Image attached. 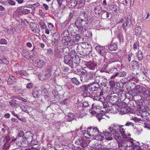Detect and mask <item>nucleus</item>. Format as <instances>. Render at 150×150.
<instances>
[{
	"label": "nucleus",
	"instance_id": "obj_12",
	"mask_svg": "<svg viewBox=\"0 0 150 150\" xmlns=\"http://www.w3.org/2000/svg\"><path fill=\"white\" fill-rule=\"evenodd\" d=\"M72 59V58L69 54L65 55L64 57V62L65 64L69 65L71 67L73 68V63Z\"/></svg>",
	"mask_w": 150,
	"mask_h": 150
},
{
	"label": "nucleus",
	"instance_id": "obj_47",
	"mask_svg": "<svg viewBox=\"0 0 150 150\" xmlns=\"http://www.w3.org/2000/svg\"><path fill=\"white\" fill-rule=\"evenodd\" d=\"M71 80L73 83L77 85H78L80 84L79 81L76 78H72Z\"/></svg>",
	"mask_w": 150,
	"mask_h": 150
},
{
	"label": "nucleus",
	"instance_id": "obj_2",
	"mask_svg": "<svg viewBox=\"0 0 150 150\" xmlns=\"http://www.w3.org/2000/svg\"><path fill=\"white\" fill-rule=\"evenodd\" d=\"M99 62L98 63V66L100 68L102 71L109 73L115 74L117 72V69L115 67H119L120 66L119 64H117L116 66H115L114 67H108L107 64L106 63L107 61V59L106 58H105L104 57L103 59L99 60Z\"/></svg>",
	"mask_w": 150,
	"mask_h": 150
},
{
	"label": "nucleus",
	"instance_id": "obj_14",
	"mask_svg": "<svg viewBox=\"0 0 150 150\" xmlns=\"http://www.w3.org/2000/svg\"><path fill=\"white\" fill-rule=\"evenodd\" d=\"M118 47V44L117 42L111 41L110 43L108 45V50L110 51H115L117 50Z\"/></svg>",
	"mask_w": 150,
	"mask_h": 150
},
{
	"label": "nucleus",
	"instance_id": "obj_3",
	"mask_svg": "<svg viewBox=\"0 0 150 150\" xmlns=\"http://www.w3.org/2000/svg\"><path fill=\"white\" fill-rule=\"evenodd\" d=\"M88 23V19L86 17H83V18L80 17L77 18L75 23L78 30L81 33H82L83 28L84 29H86Z\"/></svg>",
	"mask_w": 150,
	"mask_h": 150
},
{
	"label": "nucleus",
	"instance_id": "obj_52",
	"mask_svg": "<svg viewBox=\"0 0 150 150\" xmlns=\"http://www.w3.org/2000/svg\"><path fill=\"white\" fill-rule=\"evenodd\" d=\"M142 119L140 117H133L132 118V119L135 121V122H138L140 121H143L142 120Z\"/></svg>",
	"mask_w": 150,
	"mask_h": 150
},
{
	"label": "nucleus",
	"instance_id": "obj_39",
	"mask_svg": "<svg viewBox=\"0 0 150 150\" xmlns=\"http://www.w3.org/2000/svg\"><path fill=\"white\" fill-rule=\"evenodd\" d=\"M20 9L18 8L13 13V16L15 17H19L21 14Z\"/></svg>",
	"mask_w": 150,
	"mask_h": 150
},
{
	"label": "nucleus",
	"instance_id": "obj_26",
	"mask_svg": "<svg viewBox=\"0 0 150 150\" xmlns=\"http://www.w3.org/2000/svg\"><path fill=\"white\" fill-rule=\"evenodd\" d=\"M37 64L38 67L41 68L45 64V62L43 60H41L39 59L36 60Z\"/></svg>",
	"mask_w": 150,
	"mask_h": 150
},
{
	"label": "nucleus",
	"instance_id": "obj_56",
	"mask_svg": "<svg viewBox=\"0 0 150 150\" xmlns=\"http://www.w3.org/2000/svg\"><path fill=\"white\" fill-rule=\"evenodd\" d=\"M30 5L31 6H31L30 8H32V7H33V8L34 9H33V10H35V8L40 6V5L38 2H37L33 4H31Z\"/></svg>",
	"mask_w": 150,
	"mask_h": 150
},
{
	"label": "nucleus",
	"instance_id": "obj_27",
	"mask_svg": "<svg viewBox=\"0 0 150 150\" xmlns=\"http://www.w3.org/2000/svg\"><path fill=\"white\" fill-rule=\"evenodd\" d=\"M145 113V114L142 119L143 121H145L146 120L148 121H150V114L148 112Z\"/></svg>",
	"mask_w": 150,
	"mask_h": 150
},
{
	"label": "nucleus",
	"instance_id": "obj_10",
	"mask_svg": "<svg viewBox=\"0 0 150 150\" xmlns=\"http://www.w3.org/2000/svg\"><path fill=\"white\" fill-rule=\"evenodd\" d=\"M95 49L102 56H104L106 54V50L105 47L97 45L96 46Z\"/></svg>",
	"mask_w": 150,
	"mask_h": 150
},
{
	"label": "nucleus",
	"instance_id": "obj_22",
	"mask_svg": "<svg viewBox=\"0 0 150 150\" xmlns=\"http://www.w3.org/2000/svg\"><path fill=\"white\" fill-rule=\"evenodd\" d=\"M134 90L137 93H139L144 90L143 87L139 85H137L135 86Z\"/></svg>",
	"mask_w": 150,
	"mask_h": 150
},
{
	"label": "nucleus",
	"instance_id": "obj_55",
	"mask_svg": "<svg viewBox=\"0 0 150 150\" xmlns=\"http://www.w3.org/2000/svg\"><path fill=\"white\" fill-rule=\"evenodd\" d=\"M85 0H80L78 5V7L81 8L85 4Z\"/></svg>",
	"mask_w": 150,
	"mask_h": 150
},
{
	"label": "nucleus",
	"instance_id": "obj_40",
	"mask_svg": "<svg viewBox=\"0 0 150 150\" xmlns=\"http://www.w3.org/2000/svg\"><path fill=\"white\" fill-rule=\"evenodd\" d=\"M39 23L40 27L43 29H45L47 28L46 25L44 23L43 21L40 20L39 22Z\"/></svg>",
	"mask_w": 150,
	"mask_h": 150
},
{
	"label": "nucleus",
	"instance_id": "obj_54",
	"mask_svg": "<svg viewBox=\"0 0 150 150\" xmlns=\"http://www.w3.org/2000/svg\"><path fill=\"white\" fill-rule=\"evenodd\" d=\"M139 108L140 110H141H141H142V112H144L145 113H146V112H147V107H145L144 106H142V107L139 106Z\"/></svg>",
	"mask_w": 150,
	"mask_h": 150
},
{
	"label": "nucleus",
	"instance_id": "obj_28",
	"mask_svg": "<svg viewBox=\"0 0 150 150\" xmlns=\"http://www.w3.org/2000/svg\"><path fill=\"white\" fill-rule=\"evenodd\" d=\"M103 89L106 93H109L111 90V86L110 85H108L107 84L105 85Z\"/></svg>",
	"mask_w": 150,
	"mask_h": 150
},
{
	"label": "nucleus",
	"instance_id": "obj_41",
	"mask_svg": "<svg viewBox=\"0 0 150 150\" xmlns=\"http://www.w3.org/2000/svg\"><path fill=\"white\" fill-rule=\"evenodd\" d=\"M142 94L144 95L145 97H150V90H146L142 92Z\"/></svg>",
	"mask_w": 150,
	"mask_h": 150
},
{
	"label": "nucleus",
	"instance_id": "obj_34",
	"mask_svg": "<svg viewBox=\"0 0 150 150\" xmlns=\"http://www.w3.org/2000/svg\"><path fill=\"white\" fill-rule=\"evenodd\" d=\"M30 27L31 30L34 33H38L40 32V29L38 28L36 26H32V25H31Z\"/></svg>",
	"mask_w": 150,
	"mask_h": 150
},
{
	"label": "nucleus",
	"instance_id": "obj_51",
	"mask_svg": "<svg viewBox=\"0 0 150 150\" xmlns=\"http://www.w3.org/2000/svg\"><path fill=\"white\" fill-rule=\"evenodd\" d=\"M69 34L68 31L67 30H65L61 34V36L62 37H63V38H64L66 37H69L68 36L69 35Z\"/></svg>",
	"mask_w": 150,
	"mask_h": 150
},
{
	"label": "nucleus",
	"instance_id": "obj_11",
	"mask_svg": "<svg viewBox=\"0 0 150 150\" xmlns=\"http://www.w3.org/2000/svg\"><path fill=\"white\" fill-rule=\"evenodd\" d=\"M52 43L53 45H56L59 41V35L58 33L56 32H53L52 33Z\"/></svg>",
	"mask_w": 150,
	"mask_h": 150
},
{
	"label": "nucleus",
	"instance_id": "obj_48",
	"mask_svg": "<svg viewBox=\"0 0 150 150\" xmlns=\"http://www.w3.org/2000/svg\"><path fill=\"white\" fill-rule=\"evenodd\" d=\"M140 111H137L136 112V114L138 116H140V118H141L142 119L144 115V114H145L144 112H142L141 110H140Z\"/></svg>",
	"mask_w": 150,
	"mask_h": 150
},
{
	"label": "nucleus",
	"instance_id": "obj_9",
	"mask_svg": "<svg viewBox=\"0 0 150 150\" xmlns=\"http://www.w3.org/2000/svg\"><path fill=\"white\" fill-rule=\"evenodd\" d=\"M120 22V23H122V27L125 30H126L127 27L128 28L129 26L131 23L130 20H127L125 18L121 19Z\"/></svg>",
	"mask_w": 150,
	"mask_h": 150
},
{
	"label": "nucleus",
	"instance_id": "obj_19",
	"mask_svg": "<svg viewBox=\"0 0 150 150\" xmlns=\"http://www.w3.org/2000/svg\"><path fill=\"white\" fill-rule=\"evenodd\" d=\"M47 73L46 75H42V76H43V77L45 76V77H44L43 79L41 78V77L40 76V80H44L45 79H46L47 78H48L52 74L51 70L49 68L47 69Z\"/></svg>",
	"mask_w": 150,
	"mask_h": 150
},
{
	"label": "nucleus",
	"instance_id": "obj_17",
	"mask_svg": "<svg viewBox=\"0 0 150 150\" xmlns=\"http://www.w3.org/2000/svg\"><path fill=\"white\" fill-rule=\"evenodd\" d=\"M87 65L88 68L91 70H94L96 69L97 64L94 62H88Z\"/></svg>",
	"mask_w": 150,
	"mask_h": 150
},
{
	"label": "nucleus",
	"instance_id": "obj_1",
	"mask_svg": "<svg viewBox=\"0 0 150 150\" xmlns=\"http://www.w3.org/2000/svg\"><path fill=\"white\" fill-rule=\"evenodd\" d=\"M111 132L114 134V138L118 143V146H123L125 150L129 149L130 146L132 139L128 137L130 135L126 132L125 129L121 127L117 131L114 129L110 130Z\"/></svg>",
	"mask_w": 150,
	"mask_h": 150
},
{
	"label": "nucleus",
	"instance_id": "obj_36",
	"mask_svg": "<svg viewBox=\"0 0 150 150\" xmlns=\"http://www.w3.org/2000/svg\"><path fill=\"white\" fill-rule=\"evenodd\" d=\"M96 117L99 121H100L102 119H105L103 114L100 112L98 113L96 115Z\"/></svg>",
	"mask_w": 150,
	"mask_h": 150
},
{
	"label": "nucleus",
	"instance_id": "obj_32",
	"mask_svg": "<svg viewBox=\"0 0 150 150\" xmlns=\"http://www.w3.org/2000/svg\"><path fill=\"white\" fill-rule=\"evenodd\" d=\"M88 85H83L80 87L79 90L80 91L83 92L87 91L88 89Z\"/></svg>",
	"mask_w": 150,
	"mask_h": 150
},
{
	"label": "nucleus",
	"instance_id": "obj_59",
	"mask_svg": "<svg viewBox=\"0 0 150 150\" xmlns=\"http://www.w3.org/2000/svg\"><path fill=\"white\" fill-rule=\"evenodd\" d=\"M32 94L33 96L35 98H38L39 97V93L37 91H33Z\"/></svg>",
	"mask_w": 150,
	"mask_h": 150
},
{
	"label": "nucleus",
	"instance_id": "obj_62",
	"mask_svg": "<svg viewBox=\"0 0 150 150\" xmlns=\"http://www.w3.org/2000/svg\"><path fill=\"white\" fill-rule=\"evenodd\" d=\"M82 141V142H81V144L80 145L82 146L83 147H85L86 146H87V144L86 141L83 139Z\"/></svg>",
	"mask_w": 150,
	"mask_h": 150
},
{
	"label": "nucleus",
	"instance_id": "obj_16",
	"mask_svg": "<svg viewBox=\"0 0 150 150\" xmlns=\"http://www.w3.org/2000/svg\"><path fill=\"white\" fill-rule=\"evenodd\" d=\"M87 45L88 47H86L85 48H84L82 55H87L91 53L92 50L91 46L90 45L87 44Z\"/></svg>",
	"mask_w": 150,
	"mask_h": 150
},
{
	"label": "nucleus",
	"instance_id": "obj_61",
	"mask_svg": "<svg viewBox=\"0 0 150 150\" xmlns=\"http://www.w3.org/2000/svg\"><path fill=\"white\" fill-rule=\"evenodd\" d=\"M8 3L11 6H15L16 5V2L13 0H8L7 1Z\"/></svg>",
	"mask_w": 150,
	"mask_h": 150
},
{
	"label": "nucleus",
	"instance_id": "obj_13",
	"mask_svg": "<svg viewBox=\"0 0 150 150\" xmlns=\"http://www.w3.org/2000/svg\"><path fill=\"white\" fill-rule=\"evenodd\" d=\"M136 141H133L132 140V142L131 143L130 146L129 147V149L127 148V150H130L133 149V150H139L140 149V147L136 144Z\"/></svg>",
	"mask_w": 150,
	"mask_h": 150
},
{
	"label": "nucleus",
	"instance_id": "obj_4",
	"mask_svg": "<svg viewBox=\"0 0 150 150\" xmlns=\"http://www.w3.org/2000/svg\"><path fill=\"white\" fill-rule=\"evenodd\" d=\"M117 96L118 95L116 93H111L106 96V100L112 105L114 104L118 100Z\"/></svg>",
	"mask_w": 150,
	"mask_h": 150
},
{
	"label": "nucleus",
	"instance_id": "obj_49",
	"mask_svg": "<svg viewBox=\"0 0 150 150\" xmlns=\"http://www.w3.org/2000/svg\"><path fill=\"white\" fill-rule=\"evenodd\" d=\"M117 37L119 39L120 42H123L124 41L123 36L122 34L121 33L118 34Z\"/></svg>",
	"mask_w": 150,
	"mask_h": 150
},
{
	"label": "nucleus",
	"instance_id": "obj_35",
	"mask_svg": "<svg viewBox=\"0 0 150 150\" xmlns=\"http://www.w3.org/2000/svg\"><path fill=\"white\" fill-rule=\"evenodd\" d=\"M48 27L51 31V33H53V32H55L54 31L55 30V28L54 25L51 23H47Z\"/></svg>",
	"mask_w": 150,
	"mask_h": 150
},
{
	"label": "nucleus",
	"instance_id": "obj_37",
	"mask_svg": "<svg viewBox=\"0 0 150 150\" xmlns=\"http://www.w3.org/2000/svg\"><path fill=\"white\" fill-rule=\"evenodd\" d=\"M142 29L141 27L139 26H137L136 27L135 30V34L137 35H140V33L141 32Z\"/></svg>",
	"mask_w": 150,
	"mask_h": 150
},
{
	"label": "nucleus",
	"instance_id": "obj_33",
	"mask_svg": "<svg viewBox=\"0 0 150 150\" xmlns=\"http://www.w3.org/2000/svg\"><path fill=\"white\" fill-rule=\"evenodd\" d=\"M83 50L84 48L80 45H79L77 47V52L81 55H82L83 54Z\"/></svg>",
	"mask_w": 150,
	"mask_h": 150
},
{
	"label": "nucleus",
	"instance_id": "obj_5",
	"mask_svg": "<svg viewBox=\"0 0 150 150\" xmlns=\"http://www.w3.org/2000/svg\"><path fill=\"white\" fill-rule=\"evenodd\" d=\"M85 77L82 76L81 78V81L83 82H87L88 80L94 79L95 77V74L93 72H86L85 74Z\"/></svg>",
	"mask_w": 150,
	"mask_h": 150
},
{
	"label": "nucleus",
	"instance_id": "obj_57",
	"mask_svg": "<svg viewBox=\"0 0 150 150\" xmlns=\"http://www.w3.org/2000/svg\"><path fill=\"white\" fill-rule=\"evenodd\" d=\"M133 48L134 50H137L139 48V42L138 41H137L134 43Z\"/></svg>",
	"mask_w": 150,
	"mask_h": 150
},
{
	"label": "nucleus",
	"instance_id": "obj_43",
	"mask_svg": "<svg viewBox=\"0 0 150 150\" xmlns=\"http://www.w3.org/2000/svg\"><path fill=\"white\" fill-rule=\"evenodd\" d=\"M142 52L141 50H138V52L137 53V56L139 60L140 61H141L143 59V56L142 55Z\"/></svg>",
	"mask_w": 150,
	"mask_h": 150
},
{
	"label": "nucleus",
	"instance_id": "obj_15",
	"mask_svg": "<svg viewBox=\"0 0 150 150\" xmlns=\"http://www.w3.org/2000/svg\"><path fill=\"white\" fill-rule=\"evenodd\" d=\"M109 130L110 131V132H111L110 130H112L113 129L115 130L113 128L112 129L111 128V127H109V128H108ZM112 134L114 136V134H112L111 132L110 133L109 132H106L104 133V138L105 139L107 140H110L112 139Z\"/></svg>",
	"mask_w": 150,
	"mask_h": 150
},
{
	"label": "nucleus",
	"instance_id": "obj_30",
	"mask_svg": "<svg viewBox=\"0 0 150 150\" xmlns=\"http://www.w3.org/2000/svg\"><path fill=\"white\" fill-rule=\"evenodd\" d=\"M101 7L100 5H98L95 6L94 8V11L96 13L100 14V10L101 9Z\"/></svg>",
	"mask_w": 150,
	"mask_h": 150
},
{
	"label": "nucleus",
	"instance_id": "obj_60",
	"mask_svg": "<svg viewBox=\"0 0 150 150\" xmlns=\"http://www.w3.org/2000/svg\"><path fill=\"white\" fill-rule=\"evenodd\" d=\"M103 94V92L101 91L99 94V96H95L94 100H99L100 99V96H101V95Z\"/></svg>",
	"mask_w": 150,
	"mask_h": 150
},
{
	"label": "nucleus",
	"instance_id": "obj_46",
	"mask_svg": "<svg viewBox=\"0 0 150 150\" xmlns=\"http://www.w3.org/2000/svg\"><path fill=\"white\" fill-rule=\"evenodd\" d=\"M30 142V145L32 146H33L34 145H37V144L38 143V141L37 140H36L34 138H33V139H32Z\"/></svg>",
	"mask_w": 150,
	"mask_h": 150
},
{
	"label": "nucleus",
	"instance_id": "obj_20",
	"mask_svg": "<svg viewBox=\"0 0 150 150\" xmlns=\"http://www.w3.org/2000/svg\"><path fill=\"white\" fill-rule=\"evenodd\" d=\"M26 134V137L27 138L26 139L28 141V142L30 141L32 139H33L34 137L35 139L36 136L32 134L31 132H27Z\"/></svg>",
	"mask_w": 150,
	"mask_h": 150
},
{
	"label": "nucleus",
	"instance_id": "obj_18",
	"mask_svg": "<svg viewBox=\"0 0 150 150\" xmlns=\"http://www.w3.org/2000/svg\"><path fill=\"white\" fill-rule=\"evenodd\" d=\"M20 143V144H19V146H20L25 147L28 145V142L26 139L23 138L22 140H21Z\"/></svg>",
	"mask_w": 150,
	"mask_h": 150
},
{
	"label": "nucleus",
	"instance_id": "obj_7",
	"mask_svg": "<svg viewBox=\"0 0 150 150\" xmlns=\"http://www.w3.org/2000/svg\"><path fill=\"white\" fill-rule=\"evenodd\" d=\"M89 90L91 91H98L100 90L99 84L92 82L88 84Z\"/></svg>",
	"mask_w": 150,
	"mask_h": 150
},
{
	"label": "nucleus",
	"instance_id": "obj_42",
	"mask_svg": "<svg viewBox=\"0 0 150 150\" xmlns=\"http://www.w3.org/2000/svg\"><path fill=\"white\" fill-rule=\"evenodd\" d=\"M76 53L74 50H72L70 52V54H69V55L72 58V59L76 57Z\"/></svg>",
	"mask_w": 150,
	"mask_h": 150
},
{
	"label": "nucleus",
	"instance_id": "obj_63",
	"mask_svg": "<svg viewBox=\"0 0 150 150\" xmlns=\"http://www.w3.org/2000/svg\"><path fill=\"white\" fill-rule=\"evenodd\" d=\"M30 12V10L28 9H24L22 11V13L24 14L25 15L29 13Z\"/></svg>",
	"mask_w": 150,
	"mask_h": 150
},
{
	"label": "nucleus",
	"instance_id": "obj_24",
	"mask_svg": "<svg viewBox=\"0 0 150 150\" xmlns=\"http://www.w3.org/2000/svg\"><path fill=\"white\" fill-rule=\"evenodd\" d=\"M16 81V78L14 76H10L8 80V83L9 85H11L15 83Z\"/></svg>",
	"mask_w": 150,
	"mask_h": 150
},
{
	"label": "nucleus",
	"instance_id": "obj_58",
	"mask_svg": "<svg viewBox=\"0 0 150 150\" xmlns=\"http://www.w3.org/2000/svg\"><path fill=\"white\" fill-rule=\"evenodd\" d=\"M18 74L22 76H25L27 75V73L24 70L18 71Z\"/></svg>",
	"mask_w": 150,
	"mask_h": 150
},
{
	"label": "nucleus",
	"instance_id": "obj_29",
	"mask_svg": "<svg viewBox=\"0 0 150 150\" xmlns=\"http://www.w3.org/2000/svg\"><path fill=\"white\" fill-rule=\"evenodd\" d=\"M111 5L112 8L111 9V10L114 12L117 11V2H113Z\"/></svg>",
	"mask_w": 150,
	"mask_h": 150
},
{
	"label": "nucleus",
	"instance_id": "obj_8",
	"mask_svg": "<svg viewBox=\"0 0 150 150\" xmlns=\"http://www.w3.org/2000/svg\"><path fill=\"white\" fill-rule=\"evenodd\" d=\"M63 42L65 47H69L72 45L74 42L69 37H66L63 39Z\"/></svg>",
	"mask_w": 150,
	"mask_h": 150
},
{
	"label": "nucleus",
	"instance_id": "obj_6",
	"mask_svg": "<svg viewBox=\"0 0 150 150\" xmlns=\"http://www.w3.org/2000/svg\"><path fill=\"white\" fill-rule=\"evenodd\" d=\"M99 132L98 129L96 127H90L87 129V133L86 134H88L89 136H94V134H98ZM96 136V134L95 135Z\"/></svg>",
	"mask_w": 150,
	"mask_h": 150
},
{
	"label": "nucleus",
	"instance_id": "obj_50",
	"mask_svg": "<svg viewBox=\"0 0 150 150\" xmlns=\"http://www.w3.org/2000/svg\"><path fill=\"white\" fill-rule=\"evenodd\" d=\"M110 109L111 111V112L113 113H117V110L116 107L114 106H110Z\"/></svg>",
	"mask_w": 150,
	"mask_h": 150
},
{
	"label": "nucleus",
	"instance_id": "obj_21",
	"mask_svg": "<svg viewBox=\"0 0 150 150\" xmlns=\"http://www.w3.org/2000/svg\"><path fill=\"white\" fill-rule=\"evenodd\" d=\"M74 117V115L71 113H69L68 115L65 117V119L69 122L73 120Z\"/></svg>",
	"mask_w": 150,
	"mask_h": 150
},
{
	"label": "nucleus",
	"instance_id": "obj_64",
	"mask_svg": "<svg viewBox=\"0 0 150 150\" xmlns=\"http://www.w3.org/2000/svg\"><path fill=\"white\" fill-rule=\"evenodd\" d=\"M33 84L32 83H30L27 84L26 87L27 88L31 89L33 88Z\"/></svg>",
	"mask_w": 150,
	"mask_h": 150
},
{
	"label": "nucleus",
	"instance_id": "obj_53",
	"mask_svg": "<svg viewBox=\"0 0 150 150\" xmlns=\"http://www.w3.org/2000/svg\"><path fill=\"white\" fill-rule=\"evenodd\" d=\"M15 31V28L13 27H11L8 29L7 31L9 34H12Z\"/></svg>",
	"mask_w": 150,
	"mask_h": 150
},
{
	"label": "nucleus",
	"instance_id": "obj_44",
	"mask_svg": "<svg viewBox=\"0 0 150 150\" xmlns=\"http://www.w3.org/2000/svg\"><path fill=\"white\" fill-rule=\"evenodd\" d=\"M22 54L23 56L26 58H28L29 57L28 56L29 52L27 50H24L23 51Z\"/></svg>",
	"mask_w": 150,
	"mask_h": 150
},
{
	"label": "nucleus",
	"instance_id": "obj_45",
	"mask_svg": "<svg viewBox=\"0 0 150 150\" xmlns=\"http://www.w3.org/2000/svg\"><path fill=\"white\" fill-rule=\"evenodd\" d=\"M117 76L120 77H125L126 75V72L124 71H122L119 72H117Z\"/></svg>",
	"mask_w": 150,
	"mask_h": 150
},
{
	"label": "nucleus",
	"instance_id": "obj_25",
	"mask_svg": "<svg viewBox=\"0 0 150 150\" xmlns=\"http://www.w3.org/2000/svg\"><path fill=\"white\" fill-rule=\"evenodd\" d=\"M75 73L78 75H81L85 76V74H86V71L83 69H77L76 71H75Z\"/></svg>",
	"mask_w": 150,
	"mask_h": 150
},
{
	"label": "nucleus",
	"instance_id": "obj_38",
	"mask_svg": "<svg viewBox=\"0 0 150 150\" xmlns=\"http://www.w3.org/2000/svg\"><path fill=\"white\" fill-rule=\"evenodd\" d=\"M0 60L1 61L2 63L7 64L8 63V60L6 59V57L3 56V57H0Z\"/></svg>",
	"mask_w": 150,
	"mask_h": 150
},
{
	"label": "nucleus",
	"instance_id": "obj_31",
	"mask_svg": "<svg viewBox=\"0 0 150 150\" xmlns=\"http://www.w3.org/2000/svg\"><path fill=\"white\" fill-rule=\"evenodd\" d=\"M94 79V81L93 83H94L99 84V83L100 81H102L103 79L100 76H95V77Z\"/></svg>",
	"mask_w": 150,
	"mask_h": 150
},
{
	"label": "nucleus",
	"instance_id": "obj_23",
	"mask_svg": "<svg viewBox=\"0 0 150 150\" xmlns=\"http://www.w3.org/2000/svg\"><path fill=\"white\" fill-rule=\"evenodd\" d=\"M118 62V59L116 57H113L110 58L109 59H107V61L106 63L107 64V65H108V64Z\"/></svg>",
	"mask_w": 150,
	"mask_h": 150
}]
</instances>
